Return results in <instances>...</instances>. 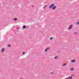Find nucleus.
Here are the masks:
<instances>
[{"label":"nucleus","instance_id":"obj_1","mask_svg":"<svg viewBox=\"0 0 79 79\" xmlns=\"http://www.w3.org/2000/svg\"><path fill=\"white\" fill-rule=\"evenodd\" d=\"M54 6V4H51L50 6H49V8H52V7H53V6Z\"/></svg>","mask_w":79,"mask_h":79},{"label":"nucleus","instance_id":"obj_2","mask_svg":"<svg viewBox=\"0 0 79 79\" xmlns=\"http://www.w3.org/2000/svg\"><path fill=\"white\" fill-rule=\"evenodd\" d=\"M72 27H73L72 25L70 26L69 27V29H71V28H72Z\"/></svg>","mask_w":79,"mask_h":79},{"label":"nucleus","instance_id":"obj_3","mask_svg":"<svg viewBox=\"0 0 79 79\" xmlns=\"http://www.w3.org/2000/svg\"><path fill=\"white\" fill-rule=\"evenodd\" d=\"M4 50H5V49L4 48H3L1 49L2 52H4Z\"/></svg>","mask_w":79,"mask_h":79},{"label":"nucleus","instance_id":"obj_4","mask_svg":"<svg viewBox=\"0 0 79 79\" xmlns=\"http://www.w3.org/2000/svg\"><path fill=\"white\" fill-rule=\"evenodd\" d=\"M56 8V6H54L52 8V10H55Z\"/></svg>","mask_w":79,"mask_h":79},{"label":"nucleus","instance_id":"obj_5","mask_svg":"<svg viewBox=\"0 0 79 79\" xmlns=\"http://www.w3.org/2000/svg\"><path fill=\"white\" fill-rule=\"evenodd\" d=\"M67 64L64 63V64H63V66H65Z\"/></svg>","mask_w":79,"mask_h":79},{"label":"nucleus","instance_id":"obj_6","mask_svg":"<svg viewBox=\"0 0 79 79\" xmlns=\"http://www.w3.org/2000/svg\"><path fill=\"white\" fill-rule=\"evenodd\" d=\"M48 49H49V48H46L45 50V52H47V50H48Z\"/></svg>","mask_w":79,"mask_h":79},{"label":"nucleus","instance_id":"obj_7","mask_svg":"<svg viewBox=\"0 0 79 79\" xmlns=\"http://www.w3.org/2000/svg\"><path fill=\"white\" fill-rule=\"evenodd\" d=\"M75 61V60H72L71 61V63H73V62H74Z\"/></svg>","mask_w":79,"mask_h":79},{"label":"nucleus","instance_id":"obj_8","mask_svg":"<svg viewBox=\"0 0 79 79\" xmlns=\"http://www.w3.org/2000/svg\"><path fill=\"white\" fill-rule=\"evenodd\" d=\"M14 21H16L17 20V19L16 18H15L14 19Z\"/></svg>","mask_w":79,"mask_h":79},{"label":"nucleus","instance_id":"obj_9","mask_svg":"<svg viewBox=\"0 0 79 79\" xmlns=\"http://www.w3.org/2000/svg\"><path fill=\"white\" fill-rule=\"evenodd\" d=\"M23 29H24V28H26V26H23Z\"/></svg>","mask_w":79,"mask_h":79},{"label":"nucleus","instance_id":"obj_10","mask_svg":"<svg viewBox=\"0 0 79 79\" xmlns=\"http://www.w3.org/2000/svg\"><path fill=\"white\" fill-rule=\"evenodd\" d=\"M74 69L73 68H71L70 69V71H73V70Z\"/></svg>","mask_w":79,"mask_h":79},{"label":"nucleus","instance_id":"obj_11","mask_svg":"<svg viewBox=\"0 0 79 79\" xmlns=\"http://www.w3.org/2000/svg\"><path fill=\"white\" fill-rule=\"evenodd\" d=\"M72 77H69V79H72Z\"/></svg>","mask_w":79,"mask_h":79},{"label":"nucleus","instance_id":"obj_12","mask_svg":"<svg viewBox=\"0 0 79 79\" xmlns=\"http://www.w3.org/2000/svg\"><path fill=\"white\" fill-rule=\"evenodd\" d=\"M58 58V57H57V56H55L54 57V59H56V58Z\"/></svg>","mask_w":79,"mask_h":79},{"label":"nucleus","instance_id":"obj_13","mask_svg":"<svg viewBox=\"0 0 79 79\" xmlns=\"http://www.w3.org/2000/svg\"><path fill=\"white\" fill-rule=\"evenodd\" d=\"M47 6L46 5L44 7H43V8L44 9H45V7H46V6Z\"/></svg>","mask_w":79,"mask_h":79},{"label":"nucleus","instance_id":"obj_14","mask_svg":"<svg viewBox=\"0 0 79 79\" xmlns=\"http://www.w3.org/2000/svg\"><path fill=\"white\" fill-rule=\"evenodd\" d=\"M79 24V22H77V23H76V24Z\"/></svg>","mask_w":79,"mask_h":79},{"label":"nucleus","instance_id":"obj_15","mask_svg":"<svg viewBox=\"0 0 79 79\" xmlns=\"http://www.w3.org/2000/svg\"><path fill=\"white\" fill-rule=\"evenodd\" d=\"M53 38H52V37H51V38H50V39H50V40H51V39H52Z\"/></svg>","mask_w":79,"mask_h":79},{"label":"nucleus","instance_id":"obj_16","mask_svg":"<svg viewBox=\"0 0 79 79\" xmlns=\"http://www.w3.org/2000/svg\"><path fill=\"white\" fill-rule=\"evenodd\" d=\"M10 46H11V45L10 44L8 45V47H10Z\"/></svg>","mask_w":79,"mask_h":79},{"label":"nucleus","instance_id":"obj_17","mask_svg":"<svg viewBox=\"0 0 79 79\" xmlns=\"http://www.w3.org/2000/svg\"><path fill=\"white\" fill-rule=\"evenodd\" d=\"M23 54H25V53L24 52H23Z\"/></svg>","mask_w":79,"mask_h":79},{"label":"nucleus","instance_id":"obj_18","mask_svg":"<svg viewBox=\"0 0 79 79\" xmlns=\"http://www.w3.org/2000/svg\"><path fill=\"white\" fill-rule=\"evenodd\" d=\"M53 74V73H51V74Z\"/></svg>","mask_w":79,"mask_h":79},{"label":"nucleus","instance_id":"obj_19","mask_svg":"<svg viewBox=\"0 0 79 79\" xmlns=\"http://www.w3.org/2000/svg\"><path fill=\"white\" fill-rule=\"evenodd\" d=\"M71 76H73V75H71Z\"/></svg>","mask_w":79,"mask_h":79},{"label":"nucleus","instance_id":"obj_20","mask_svg":"<svg viewBox=\"0 0 79 79\" xmlns=\"http://www.w3.org/2000/svg\"><path fill=\"white\" fill-rule=\"evenodd\" d=\"M75 34H77V33H75Z\"/></svg>","mask_w":79,"mask_h":79}]
</instances>
